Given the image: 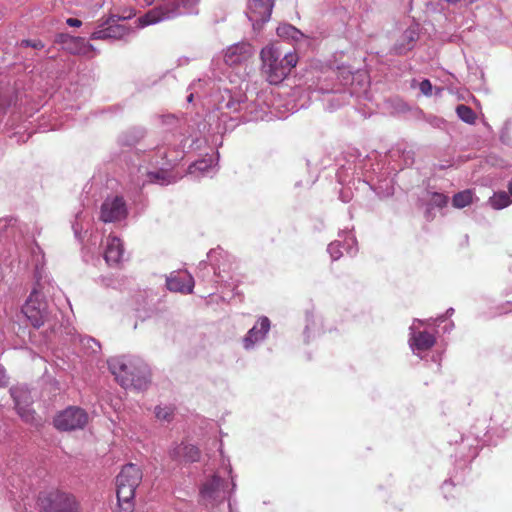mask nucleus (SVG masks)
Returning <instances> with one entry per match:
<instances>
[{"label": "nucleus", "mask_w": 512, "mask_h": 512, "mask_svg": "<svg viewBox=\"0 0 512 512\" xmlns=\"http://www.w3.org/2000/svg\"><path fill=\"white\" fill-rule=\"evenodd\" d=\"M108 366L116 381L124 389L145 390L150 384L151 373L147 364L135 357H114Z\"/></svg>", "instance_id": "f257e3e1"}, {"label": "nucleus", "mask_w": 512, "mask_h": 512, "mask_svg": "<svg viewBox=\"0 0 512 512\" xmlns=\"http://www.w3.org/2000/svg\"><path fill=\"white\" fill-rule=\"evenodd\" d=\"M261 71L266 80L273 85L280 84L296 66L298 56L295 53H283L275 45H267L260 51Z\"/></svg>", "instance_id": "f03ea898"}, {"label": "nucleus", "mask_w": 512, "mask_h": 512, "mask_svg": "<svg viewBox=\"0 0 512 512\" xmlns=\"http://www.w3.org/2000/svg\"><path fill=\"white\" fill-rule=\"evenodd\" d=\"M340 77L341 84L343 85L342 89L329 91L322 87L320 88L322 93L328 94L326 102L328 103L327 109L329 111L338 109L347 103L348 99L351 97L360 98L367 94L369 82L365 73H352L350 70L341 68Z\"/></svg>", "instance_id": "7ed1b4c3"}, {"label": "nucleus", "mask_w": 512, "mask_h": 512, "mask_svg": "<svg viewBox=\"0 0 512 512\" xmlns=\"http://www.w3.org/2000/svg\"><path fill=\"white\" fill-rule=\"evenodd\" d=\"M198 0H164L157 6L139 17L136 22L139 28L171 20L181 15L191 14Z\"/></svg>", "instance_id": "20e7f679"}, {"label": "nucleus", "mask_w": 512, "mask_h": 512, "mask_svg": "<svg viewBox=\"0 0 512 512\" xmlns=\"http://www.w3.org/2000/svg\"><path fill=\"white\" fill-rule=\"evenodd\" d=\"M143 473L136 464L129 463L123 466L116 477V494L119 504H127L125 509L132 508L137 487L140 485Z\"/></svg>", "instance_id": "39448f33"}, {"label": "nucleus", "mask_w": 512, "mask_h": 512, "mask_svg": "<svg viewBox=\"0 0 512 512\" xmlns=\"http://www.w3.org/2000/svg\"><path fill=\"white\" fill-rule=\"evenodd\" d=\"M89 420L87 412L76 406H69L59 412L54 418V426L60 431L83 429Z\"/></svg>", "instance_id": "423d86ee"}, {"label": "nucleus", "mask_w": 512, "mask_h": 512, "mask_svg": "<svg viewBox=\"0 0 512 512\" xmlns=\"http://www.w3.org/2000/svg\"><path fill=\"white\" fill-rule=\"evenodd\" d=\"M135 15V12H130L128 15L112 16L107 19L104 26L99 27L91 34V39L94 40H120L128 36L132 30L124 24H119L120 20L130 19Z\"/></svg>", "instance_id": "0eeeda50"}, {"label": "nucleus", "mask_w": 512, "mask_h": 512, "mask_svg": "<svg viewBox=\"0 0 512 512\" xmlns=\"http://www.w3.org/2000/svg\"><path fill=\"white\" fill-rule=\"evenodd\" d=\"M129 213L125 199L119 195L107 196L100 207V220L114 223L126 220Z\"/></svg>", "instance_id": "6e6552de"}, {"label": "nucleus", "mask_w": 512, "mask_h": 512, "mask_svg": "<svg viewBox=\"0 0 512 512\" xmlns=\"http://www.w3.org/2000/svg\"><path fill=\"white\" fill-rule=\"evenodd\" d=\"M44 512H70L80 509L75 496L60 490L49 492L42 499Z\"/></svg>", "instance_id": "1a4fd4ad"}, {"label": "nucleus", "mask_w": 512, "mask_h": 512, "mask_svg": "<svg viewBox=\"0 0 512 512\" xmlns=\"http://www.w3.org/2000/svg\"><path fill=\"white\" fill-rule=\"evenodd\" d=\"M22 312L35 328H40L45 323L47 318L46 303L41 299L40 293L35 290L31 292L22 307Z\"/></svg>", "instance_id": "9d476101"}, {"label": "nucleus", "mask_w": 512, "mask_h": 512, "mask_svg": "<svg viewBox=\"0 0 512 512\" xmlns=\"http://www.w3.org/2000/svg\"><path fill=\"white\" fill-rule=\"evenodd\" d=\"M19 417L26 423H34L36 412L32 409L33 398L30 391L24 387H13L10 390Z\"/></svg>", "instance_id": "9b49d317"}, {"label": "nucleus", "mask_w": 512, "mask_h": 512, "mask_svg": "<svg viewBox=\"0 0 512 512\" xmlns=\"http://www.w3.org/2000/svg\"><path fill=\"white\" fill-rule=\"evenodd\" d=\"M273 7L274 0H249L246 15L255 31L270 20Z\"/></svg>", "instance_id": "f8f14e48"}, {"label": "nucleus", "mask_w": 512, "mask_h": 512, "mask_svg": "<svg viewBox=\"0 0 512 512\" xmlns=\"http://www.w3.org/2000/svg\"><path fill=\"white\" fill-rule=\"evenodd\" d=\"M254 54L253 46L248 42H238L230 45L224 51V61L229 66L246 63Z\"/></svg>", "instance_id": "ddd939ff"}, {"label": "nucleus", "mask_w": 512, "mask_h": 512, "mask_svg": "<svg viewBox=\"0 0 512 512\" xmlns=\"http://www.w3.org/2000/svg\"><path fill=\"white\" fill-rule=\"evenodd\" d=\"M173 160H169L167 163L163 164L156 171H149L146 173V179L143 181V185L150 184H159L161 186H167L170 184L176 183L181 176L174 174L171 172V168L174 166Z\"/></svg>", "instance_id": "4468645a"}, {"label": "nucleus", "mask_w": 512, "mask_h": 512, "mask_svg": "<svg viewBox=\"0 0 512 512\" xmlns=\"http://www.w3.org/2000/svg\"><path fill=\"white\" fill-rule=\"evenodd\" d=\"M225 493V481L217 475L206 480L200 490L201 497L209 502L224 499Z\"/></svg>", "instance_id": "2eb2a0df"}, {"label": "nucleus", "mask_w": 512, "mask_h": 512, "mask_svg": "<svg viewBox=\"0 0 512 512\" xmlns=\"http://www.w3.org/2000/svg\"><path fill=\"white\" fill-rule=\"evenodd\" d=\"M167 288L172 292L189 294L193 291L194 279L186 271L172 273L166 281Z\"/></svg>", "instance_id": "dca6fc26"}, {"label": "nucleus", "mask_w": 512, "mask_h": 512, "mask_svg": "<svg viewBox=\"0 0 512 512\" xmlns=\"http://www.w3.org/2000/svg\"><path fill=\"white\" fill-rule=\"evenodd\" d=\"M200 450L192 445L181 443L170 451V457L179 463L189 464L200 460Z\"/></svg>", "instance_id": "f3484780"}, {"label": "nucleus", "mask_w": 512, "mask_h": 512, "mask_svg": "<svg viewBox=\"0 0 512 512\" xmlns=\"http://www.w3.org/2000/svg\"><path fill=\"white\" fill-rule=\"evenodd\" d=\"M419 39V29L417 25L408 27L399 37L393 46V52L396 55L406 54L412 50L417 40Z\"/></svg>", "instance_id": "a211bd4d"}, {"label": "nucleus", "mask_w": 512, "mask_h": 512, "mask_svg": "<svg viewBox=\"0 0 512 512\" xmlns=\"http://www.w3.org/2000/svg\"><path fill=\"white\" fill-rule=\"evenodd\" d=\"M60 42L63 44V48L71 54L89 55L93 51V46L82 37L61 34Z\"/></svg>", "instance_id": "6ab92c4d"}, {"label": "nucleus", "mask_w": 512, "mask_h": 512, "mask_svg": "<svg viewBox=\"0 0 512 512\" xmlns=\"http://www.w3.org/2000/svg\"><path fill=\"white\" fill-rule=\"evenodd\" d=\"M270 329V320L268 317H261L257 324L253 326L243 339V344L246 349H250L255 343L262 340Z\"/></svg>", "instance_id": "aec40b11"}, {"label": "nucleus", "mask_w": 512, "mask_h": 512, "mask_svg": "<svg viewBox=\"0 0 512 512\" xmlns=\"http://www.w3.org/2000/svg\"><path fill=\"white\" fill-rule=\"evenodd\" d=\"M124 253V248L121 240L117 237H110L107 240L104 258L109 265L118 264Z\"/></svg>", "instance_id": "412c9836"}, {"label": "nucleus", "mask_w": 512, "mask_h": 512, "mask_svg": "<svg viewBox=\"0 0 512 512\" xmlns=\"http://www.w3.org/2000/svg\"><path fill=\"white\" fill-rule=\"evenodd\" d=\"M435 342V336L427 331L415 332L410 339L411 346L421 351L431 349Z\"/></svg>", "instance_id": "4be33fe9"}, {"label": "nucleus", "mask_w": 512, "mask_h": 512, "mask_svg": "<svg viewBox=\"0 0 512 512\" xmlns=\"http://www.w3.org/2000/svg\"><path fill=\"white\" fill-rule=\"evenodd\" d=\"M213 168V158H203L196 160L188 167V174L195 178L208 176Z\"/></svg>", "instance_id": "5701e85b"}, {"label": "nucleus", "mask_w": 512, "mask_h": 512, "mask_svg": "<svg viewBox=\"0 0 512 512\" xmlns=\"http://www.w3.org/2000/svg\"><path fill=\"white\" fill-rule=\"evenodd\" d=\"M512 203V180L508 184V193L505 191L495 192L489 198L488 204L493 209H503Z\"/></svg>", "instance_id": "b1692460"}, {"label": "nucleus", "mask_w": 512, "mask_h": 512, "mask_svg": "<svg viewBox=\"0 0 512 512\" xmlns=\"http://www.w3.org/2000/svg\"><path fill=\"white\" fill-rule=\"evenodd\" d=\"M145 136V129L142 127H133L123 133L120 142L126 146L137 144Z\"/></svg>", "instance_id": "393cba45"}, {"label": "nucleus", "mask_w": 512, "mask_h": 512, "mask_svg": "<svg viewBox=\"0 0 512 512\" xmlns=\"http://www.w3.org/2000/svg\"><path fill=\"white\" fill-rule=\"evenodd\" d=\"M277 34L280 37L290 38L294 41H298L304 37V34L296 27L290 24H283L277 28Z\"/></svg>", "instance_id": "a878e982"}, {"label": "nucleus", "mask_w": 512, "mask_h": 512, "mask_svg": "<svg viewBox=\"0 0 512 512\" xmlns=\"http://www.w3.org/2000/svg\"><path fill=\"white\" fill-rule=\"evenodd\" d=\"M473 200V193L471 190H464L456 193L452 197V205L455 208H464L469 205Z\"/></svg>", "instance_id": "bb28decb"}, {"label": "nucleus", "mask_w": 512, "mask_h": 512, "mask_svg": "<svg viewBox=\"0 0 512 512\" xmlns=\"http://www.w3.org/2000/svg\"><path fill=\"white\" fill-rule=\"evenodd\" d=\"M457 116L467 124H474L476 120L475 112L464 104H459L456 107Z\"/></svg>", "instance_id": "cd10ccee"}, {"label": "nucleus", "mask_w": 512, "mask_h": 512, "mask_svg": "<svg viewBox=\"0 0 512 512\" xmlns=\"http://www.w3.org/2000/svg\"><path fill=\"white\" fill-rule=\"evenodd\" d=\"M225 109L232 112H239L242 109V104L239 101L233 100L231 96H229V99L226 102L218 106V110L221 111L220 119L224 123L226 122V118L228 117L224 112Z\"/></svg>", "instance_id": "c85d7f7f"}, {"label": "nucleus", "mask_w": 512, "mask_h": 512, "mask_svg": "<svg viewBox=\"0 0 512 512\" xmlns=\"http://www.w3.org/2000/svg\"><path fill=\"white\" fill-rule=\"evenodd\" d=\"M155 415L159 420L170 421L174 415V408L171 406L155 408Z\"/></svg>", "instance_id": "c756f323"}, {"label": "nucleus", "mask_w": 512, "mask_h": 512, "mask_svg": "<svg viewBox=\"0 0 512 512\" xmlns=\"http://www.w3.org/2000/svg\"><path fill=\"white\" fill-rule=\"evenodd\" d=\"M449 199L442 193H433L430 199V205L433 207L443 208L447 205Z\"/></svg>", "instance_id": "7c9ffc66"}, {"label": "nucleus", "mask_w": 512, "mask_h": 512, "mask_svg": "<svg viewBox=\"0 0 512 512\" xmlns=\"http://www.w3.org/2000/svg\"><path fill=\"white\" fill-rule=\"evenodd\" d=\"M419 89L422 92V94L425 96L432 95L433 87H432L430 80H428V79H424L423 81L420 82Z\"/></svg>", "instance_id": "2f4dec72"}, {"label": "nucleus", "mask_w": 512, "mask_h": 512, "mask_svg": "<svg viewBox=\"0 0 512 512\" xmlns=\"http://www.w3.org/2000/svg\"><path fill=\"white\" fill-rule=\"evenodd\" d=\"M21 45L25 47H31L34 49H42L44 48V44L40 40H23Z\"/></svg>", "instance_id": "473e14b6"}, {"label": "nucleus", "mask_w": 512, "mask_h": 512, "mask_svg": "<svg viewBox=\"0 0 512 512\" xmlns=\"http://www.w3.org/2000/svg\"><path fill=\"white\" fill-rule=\"evenodd\" d=\"M8 383V378L6 376V370L0 366V388L5 387Z\"/></svg>", "instance_id": "72a5a7b5"}, {"label": "nucleus", "mask_w": 512, "mask_h": 512, "mask_svg": "<svg viewBox=\"0 0 512 512\" xmlns=\"http://www.w3.org/2000/svg\"><path fill=\"white\" fill-rule=\"evenodd\" d=\"M66 23L70 27H80L82 25V22L77 18H68Z\"/></svg>", "instance_id": "f704fd0d"}, {"label": "nucleus", "mask_w": 512, "mask_h": 512, "mask_svg": "<svg viewBox=\"0 0 512 512\" xmlns=\"http://www.w3.org/2000/svg\"><path fill=\"white\" fill-rule=\"evenodd\" d=\"M137 1L139 3H143V5H145V6H150L155 2V0H137Z\"/></svg>", "instance_id": "c9c22d12"}, {"label": "nucleus", "mask_w": 512, "mask_h": 512, "mask_svg": "<svg viewBox=\"0 0 512 512\" xmlns=\"http://www.w3.org/2000/svg\"><path fill=\"white\" fill-rule=\"evenodd\" d=\"M341 199L343 202H348L350 200L349 195L346 192L341 193Z\"/></svg>", "instance_id": "e433bc0d"}, {"label": "nucleus", "mask_w": 512, "mask_h": 512, "mask_svg": "<svg viewBox=\"0 0 512 512\" xmlns=\"http://www.w3.org/2000/svg\"><path fill=\"white\" fill-rule=\"evenodd\" d=\"M194 99V93L193 92H190L189 95L187 96V102L188 103H191Z\"/></svg>", "instance_id": "4c0bfd02"}, {"label": "nucleus", "mask_w": 512, "mask_h": 512, "mask_svg": "<svg viewBox=\"0 0 512 512\" xmlns=\"http://www.w3.org/2000/svg\"><path fill=\"white\" fill-rule=\"evenodd\" d=\"M6 109V105L2 100H0V114L3 113Z\"/></svg>", "instance_id": "58836bf2"}, {"label": "nucleus", "mask_w": 512, "mask_h": 512, "mask_svg": "<svg viewBox=\"0 0 512 512\" xmlns=\"http://www.w3.org/2000/svg\"><path fill=\"white\" fill-rule=\"evenodd\" d=\"M445 1L450 4H455V3L459 2L460 0H445Z\"/></svg>", "instance_id": "ea45409f"}]
</instances>
